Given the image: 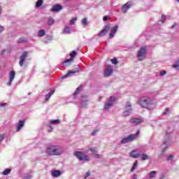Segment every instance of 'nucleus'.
Returning a JSON list of instances; mask_svg holds the SVG:
<instances>
[{
	"mask_svg": "<svg viewBox=\"0 0 179 179\" xmlns=\"http://www.w3.org/2000/svg\"><path fill=\"white\" fill-rule=\"evenodd\" d=\"M46 153L50 156H59L64 153V150L57 145H50L46 150Z\"/></svg>",
	"mask_w": 179,
	"mask_h": 179,
	"instance_id": "nucleus-1",
	"label": "nucleus"
},
{
	"mask_svg": "<svg viewBox=\"0 0 179 179\" xmlns=\"http://www.w3.org/2000/svg\"><path fill=\"white\" fill-rule=\"evenodd\" d=\"M139 134H141V131L139 130H138L136 134H130L127 137L124 138L121 141L122 143H123V144L129 143V142H132V141H135V139H136V138H138V136H139Z\"/></svg>",
	"mask_w": 179,
	"mask_h": 179,
	"instance_id": "nucleus-2",
	"label": "nucleus"
},
{
	"mask_svg": "<svg viewBox=\"0 0 179 179\" xmlns=\"http://www.w3.org/2000/svg\"><path fill=\"white\" fill-rule=\"evenodd\" d=\"M137 58L138 61H143L146 58V47H142L138 52Z\"/></svg>",
	"mask_w": 179,
	"mask_h": 179,
	"instance_id": "nucleus-3",
	"label": "nucleus"
},
{
	"mask_svg": "<svg viewBox=\"0 0 179 179\" xmlns=\"http://www.w3.org/2000/svg\"><path fill=\"white\" fill-rule=\"evenodd\" d=\"M74 155L76 156V157H77L80 160H83V162H89L90 160L89 157H87V155L80 151H76L74 152Z\"/></svg>",
	"mask_w": 179,
	"mask_h": 179,
	"instance_id": "nucleus-4",
	"label": "nucleus"
},
{
	"mask_svg": "<svg viewBox=\"0 0 179 179\" xmlns=\"http://www.w3.org/2000/svg\"><path fill=\"white\" fill-rule=\"evenodd\" d=\"M115 100H117L115 96H110L108 100V103L104 104V110H108L109 108H111V107H113V104L114 101H115Z\"/></svg>",
	"mask_w": 179,
	"mask_h": 179,
	"instance_id": "nucleus-5",
	"label": "nucleus"
},
{
	"mask_svg": "<svg viewBox=\"0 0 179 179\" xmlns=\"http://www.w3.org/2000/svg\"><path fill=\"white\" fill-rule=\"evenodd\" d=\"M139 104L143 108H148L150 104H152V100L150 99H142L139 101Z\"/></svg>",
	"mask_w": 179,
	"mask_h": 179,
	"instance_id": "nucleus-6",
	"label": "nucleus"
},
{
	"mask_svg": "<svg viewBox=\"0 0 179 179\" xmlns=\"http://www.w3.org/2000/svg\"><path fill=\"white\" fill-rule=\"evenodd\" d=\"M132 105L131 102H127L125 106V110L123 112V115L124 117H128L129 114H131V111H132Z\"/></svg>",
	"mask_w": 179,
	"mask_h": 179,
	"instance_id": "nucleus-7",
	"label": "nucleus"
},
{
	"mask_svg": "<svg viewBox=\"0 0 179 179\" xmlns=\"http://www.w3.org/2000/svg\"><path fill=\"white\" fill-rule=\"evenodd\" d=\"M142 155V151L138 150H134L129 153L130 157L133 159H138Z\"/></svg>",
	"mask_w": 179,
	"mask_h": 179,
	"instance_id": "nucleus-8",
	"label": "nucleus"
},
{
	"mask_svg": "<svg viewBox=\"0 0 179 179\" xmlns=\"http://www.w3.org/2000/svg\"><path fill=\"white\" fill-rule=\"evenodd\" d=\"M28 55H29L28 52H24L22 55L20 57L19 64L20 66H23V65H24V61L26 60V58H27Z\"/></svg>",
	"mask_w": 179,
	"mask_h": 179,
	"instance_id": "nucleus-9",
	"label": "nucleus"
},
{
	"mask_svg": "<svg viewBox=\"0 0 179 179\" xmlns=\"http://www.w3.org/2000/svg\"><path fill=\"white\" fill-rule=\"evenodd\" d=\"M132 3L131 1L127 2L122 7V12H123V13H127L128 9H130Z\"/></svg>",
	"mask_w": 179,
	"mask_h": 179,
	"instance_id": "nucleus-10",
	"label": "nucleus"
},
{
	"mask_svg": "<svg viewBox=\"0 0 179 179\" xmlns=\"http://www.w3.org/2000/svg\"><path fill=\"white\" fill-rule=\"evenodd\" d=\"M111 75H113V67L111 66H108L105 69L104 76L108 78V76H111Z\"/></svg>",
	"mask_w": 179,
	"mask_h": 179,
	"instance_id": "nucleus-11",
	"label": "nucleus"
},
{
	"mask_svg": "<svg viewBox=\"0 0 179 179\" xmlns=\"http://www.w3.org/2000/svg\"><path fill=\"white\" fill-rule=\"evenodd\" d=\"M16 75V73L13 71H10L9 73V80L7 83V86H10L12 85V82L15 79V76Z\"/></svg>",
	"mask_w": 179,
	"mask_h": 179,
	"instance_id": "nucleus-12",
	"label": "nucleus"
},
{
	"mask_svg": "<svg viewBox=\"0 0 179 179\" xmlns=\"http://www.w3.org/2000/svg\"><path fill=\"white\" fill-rule=\"evenodd\" d=\"M110 28L109 26H105L103 29L99 34V37H103V36H106V34L108 33V30H110Z\"/></svg>",
	"mask_w": 179,
	"mask_h": 179,
	"instance_id": "nucleus-13",
	"label": "nucleus"
},
{
	"mask_svg": "<svg viewBox=\"0 0 179 179\" xmlns=\"http://www.w3.org/2000/svg\"><path fill=\"white\" fill-rule=\"evenodd\" d=\"M76 55H78V52H76V51H72L70 53V59H67L66 61L64 62V64H66L68 62H72V61H73V58H75V57H76Z\"/></svg>",
	"mask_w": 179,
	"mask_h": 179,
	"instance_id": "nucleus-14",
	"label": "nucleus"
},
{
	"mask_svg": "<svg viewBox=\"0 0 179 179\" xmlns=\"http://www.w3.org/2000/svg\"><path fill=\"white\" fill-rule=\"evenodd\" d=\"M130 124L133 125H139V124H142V120L139 118H131L129 120Z\"/></svg>",
	"mask_w": 179,
	"mask_h": 179,
	"instance_id": "nucleus-15",
	"label": "nucleus"
},
{
	"mask_svg": "<svg viewBox=\"0 0 179 179\" xmlns=\"http://www.w3.org/2000/svg\"><path fill=\"white\" fill-rule=\"evenodd\" d=\"M77 72H79V66L76 67V71H69L66 75L64 76L62 78V79L68 78V76H70V75H75L76 73H77Z\"/></svg>",
	"mask_w": 179,
	"mask_h": 179,
	"instance_id": "nucleus-16",
	"label": "nucleus"
},
{
	"mask_svg": "<svg viewBox=\"0 0 179 179\" xmlns=\"http://www.w3.org/2000/svg\"><path fill=\"white\" fill-rule=\"evenodd\" d=\"M118 30V26H115L111 29V33L109 34V38H113Z\"/></svg>",
	"mask_w": 179,
	"mask_h": 179,
	"instance_id": "nucleus-17",
	"label": "nucleus"
},
{
	"mask_svg": "<svg viewBox=\"0 0 179 179\" xmlns=\"http://www.w3.org/2000/svg\"><path fill=\"white\" fill-rule=\"evenodd\" d=\"M62 10V6L59 4H56L52 6L51 8L52 12H59V10Z\"/></svg>",
	"mask_w": 179,
	"mask_h": 179,
	"instance_id": "nucleus-18",
	"label": "nucleus"
},
{
	"mask_svg": "<svg viewBox=\"0 0 179 179\" xmlns=\"http://www.w3.org/2000/svg\"><path fill=\"white\" fill-rule=\"evenodd\" d=\"M24 120H19L17 123V127L16 128L17 132H19V131H20V129H22V128L24 127Z\"/></svg>",
	"mask_w": 179,
	"mask_h": 179,
	"instance_id": "nucleus-19",
	"label": "nucleus"
},
{
	"mask_svg": "<svg viewBox=\"0 0 179 179\" xmlns=\"http://www.w3.org/2000/svg\"><path fill=\"white\" fill-rule=\"evenodd\" d=\"M52 176L55 177V178H58V177L61 176V171L55 170L52 172Z\"/></svg>",
	"mask_w": 179,
	"mask_h": 179,
	"instance_id": "nucleus-20",
	"label": "nucleus"
},
{
	"mask_svg": "<svg viewBox=\"0 0 179 179\" xmlns=\"http://www.w3.org/2000/svg\"><path fill=\"white\" fill-rule=\"evenodd\" d=\"M83 87L82 85H80L76 91L73 93V96H74V99H76V97H78V95L79 94V93H80V91L82 90V88Z\"/></svg>",
	"mask_w": 179,
	"mask_h": 179,
	"instance_id": "nucleus-21",
	"label": "nucleus"
},
{
	"mask_svg": "<svg viewBox=\"0 0 179 179\" xmlns=\"http://www.w3.org/2000/svg\"><path fill=\"white\" fill-rule=\"evenodd\" d=\"M50 124H52L53 125H57L58 124H61V120H59V119L57 120H50Z\"/></svg>",
	"mask_w": 179,
	"mask_h": 179,
	"instance_id": "nucleus-22",
	"label": "nucleus"
},
{
	"mask_svg": "<svg viewBox=\"0 0 179 179\" xmlns=\"http://www.w3.org/2000/svg\"><path fill=\"white\" fill-rule=\"evenodd\" d=\"M55 91H50L45 96V101H48L50 100V98L54 94Z\"/></svg>",
	"mask_w": 179,
	"mask_h": 179,
	"instance_id": "nucleus-23",
	"label": "nucleus"
},
{
	"mask_svg": "<svg viewBox=\"0 0 179 179\" xmlns=\"http://www.w3.org/2000/svg\"><path fill=\"white\" fill-rule=\"evenodd\" d=\"M55 20L52 17H50L48 20V24L49 26H52L53 23H55Z\"/></svg>",
	"mask_w": 179,
	"mask_h": 179,
	"instance_id": "nucleus-24",
	"label": "nucleus"
},
{
	"mask_svg": "<svg viewBox=\"0 0 179 179\" xmlns=\"http://www.w3.org/2000/svg\"><path fill=\"white\" fill-rule=\"evenodd\" d=\"M38 37H44L45 36V31L44 29H41L38 33Z\"/></svg>",
	"mask_w": 179,
	"mask_h": 179,
	"instance_id": "nucleus-25",
	"label": "nucleus"
},
{
	"mask_svg": "<svg viewBox=\"0 0 179 179\" xmlns=\"http://www.w3.org/2000/svg\"><path fill=\"white\" fill-rule=\"evenodd\" d=\"M43 0H38L36 3V8H40L43 5Z\"/></svg>",
	"mask_w": 179,
	"mask_h": 179,
	"instance_id": "nucleus-26",
	"label": "nucleus"
},
{
	"mask_svg": "<svg viewBox=\"0 0 179 179\" xmlns=\"http://www.w3.org/2000/svg\"><path fill=\"white\" fill-rule=\"evenodd\" d=\"M64 33L66 34H71V28L66 27L64 29Z\"/></svg>",
	"mask_w": 179,
	"mask_h": 179,
	"instance_id": "nucleus-27",
	"label": "nucleus"
},
{
	"mask_svg": "<svg viewBox=\"0 0 179 179\" xmlns=\"http://www.w3.org/2000/svg\"><path fill=\"white\" fill-rule=\"evenodd\" d=\"M136 167H138V161H136L134 164L133 166L131 167V171H134L135 169H136Z\"/></svg>",
	"mask_w": 179,
	"mask_h": 179,
	"instance_id": "nucleus-28",
	"label": "nucleus"
},
{
	"mask_svg": "<svg viewBox=\"0 0 179 179\" xmlns=\"http://www.w3.org/2000/svg\"><path fill=\"white\" fill-rule=\"evenodd\" d=\"M11 169H6L3 172V176H8V174H10Z\"/></svg>",
	"mask_w": 179,
	"mask_h": 179,
	"instance_id": "nucleus-29",
	"label": "nucleus"
},
{
	"mask_svg": "<svg viewBox=\"0 0 179 179\" xmlns=\"http://www.w3.org/2000/svg\"><path fill=\"white\" fill-rule=\"evenodd\" d=\"M157 173L156 171H151L150 173V178H154Z\"/></svg>",
	"mask_w": 179,
	"mask_h": 179,
	"instance_id": "nucleus-30",
	"label": "nucleus"
},
{
	"mask_svg": "<svg viewBox=\"0 0 179 179\" xmlns=\"http://www.w3.org/2000/svg\"><path fill=\"white\" fill-rule=\"evenodd\" d=\"M141 159L142 160H148V159H149V157L146 154H143Z\"/></svg>",
	"mask_w": 179,
	"mask_h": 179,
	"instance_id": "nucleus-31",
	"label": "nucleus"
},
{
	"mask_svg": "<svg viewBox=\"0 0 179 179\" xmlns=\"http://www.w3.org/2000/svg\"><path fill=\"white\" fill-rule=\"evenodd\" d=\"M78 20V18L76 17H73L72 18L71 20H70V24L72 25V24H75V21Z\"/></svg>",
	"mask_w": 179,
	"mask_h": 179,
	"instance_id": "nucleus-32",
	"label": "nucleus"
},
{
	"mask_svg": "<svg viewBox=\"0 0 179 179\" xmlns=\"http://www.w3.org/2000/svg\"><path fill=\"white\" fill-rule=\"evenodd\" d=\"M112 64H114L115 65H117L118 64V61H117V58H113L111 59Z\"/></svg>",
	"mask_w": 179,
	"mask_h": 179,
	"instance_id": "nucleus-33",
	"label": "nucleus"
},
{
	"mask_svg": "<svg viewBox=\"0 0 179 179\" xmlns=\"http://www.w3.org/2000/svg\"><path fill=\"white\" fill-rule=\"evenodd\" d=\"M161 22L162 23H164V22H166V15H162L161 17Z\"/></svg>",
	"mask_w": 179,
	"mask_h": 179,
	"instance_id": "nucleus-34",
	"label": "nucleus"
},
{
	"mask_svg": "<svg viewBox=\"0 0 179 179\" xmlns=\"http://www.w3.org/2000/svg\"><path fill=\"white\" fill-rule=\"evenodd\" d=\"M26 41V38H21L18 39V43H24Z\"/></svg>",
	"mask_w": 179,
	"mask_h": 179,
	"instance_id": "nucleus-35",
	"label": "nucleus"
},
{
	"mask_svg": "<svg viewBox=\"0 0 179 179\" xmlns=\"http://www.w3.org/2000/svg\"><path fill=\"white\" fill-rule=\"evenodd\" d=\"M169 113H170V108H166L165 112L164 113V115H167V114H169Z\"/></svg>",
	"mask_w": 179,
	"mask_h": 179,
	"instance_id": "nucleus-36",
	"label": "nucleus"
},
{
	"mask_svg": "<svg viewBox=\"0 0 179 179\" xmlns=\"http://www.w3.org/2000/svg\"><path fill=\"white\" fill-rule=\"evenodd\" d=\"M82 23H83V24H87V19L83 18V19L82 20Z\"/></svg>",
	"mask_w": 179,
	"mask_h": 179,
	"instance_id": "nucleus-37",
	"label": "nucleus"
},
{
	"mask_svg": "<svg viewBox=\"0 0 179 179\" xmlns=\"http://www.w3.org/2000/svg\"><path fill=\"white\" fill-rule=\"evenodd\" d=\"M90 152H93L94 153H97L96 148H90Z\"/></svg>",
	"mask_w": 179,
	"mask_h": 179,
	"instance_id": "nucleus-38",
	"label": "nucleus"
},
{
	"mask_svg": "<svg viewBox=\"0 0 179 179\" xmlns=\"http://www.w3.org/2000/svg\"><path fill=\"white\" fill-rule=\"evenodd\" d=\"M166 73H167V72L166 71H162L160 72V76H164V75H166Z\"/></svg>",
	"mask_w": 179,
	"mask_h": 179,
	"instance_id": "nucleus-39",
	"label": "nucleus"
},
{
	"mask_svg": "<svg viewBox=\"0 0 179 179\" xmlns=\"http://www.w3.org/2000/svg\"><path fill=\"white\" fill-rule=\"evenodd\" d=\"M99 132V130H94L93 132L92 133V136H94V135H96V134H97Z\"/></svg>",
	"mask_w": 179,
	"mask_h": 179,
	"instance_id": "nucleus-40",
	"label": "nucleus"
},
{
	"mask_svg": "<svg viewBox=\"0 0 179 179\" xmlns=\"http://www.w3.org/2000/svg\"><path fill=\"white\" fill-rule=\"evenodd\" d=\"M103 22H107V20H108V16L106 15L103 17Z\"/></svg>",
	"mask_w": 179,
	"mask_h": 179,
	"instance_id": "nucleus-41",
	"label": "nucleus"
},
{
	"mask_svg": "<svg viewBox=\"0 0 179 179\" xmlns=\"http://www.w3.org/2000/svg\"><path fill=\"white\" fill-rule=\"evenodd\" d=\"M52 127H51V126H48V131H49V132H51V131H52Z\"/></svg>",
	"mask_w": 179,
	"mask_h": 179,
	"instance_id": "nucleus-42",
	"label": "nucleus"
},
{
	"mask_svg": "<svg viewBox=\"0 0 179 179\" xmlns=\"http://www.w3.org/2000/svg\"><path fill=\"white\" fill-rule=\"evenodd\" d=\"M173 157H173V155H169V156L168 157V158H167V160L171 161V160H173Z\"/></svg>",
	"mask_w": 179,
	"mask_h": 179,
	"instance_id": "nucleus-43",
	"label": "nucleus"
},
{
	"mask_svg": "<svg viewBox=\"0 0 179 179\" xmlns=\"http://www.w3.org/2000/svg\"><path fill=\"white\" fill-rule=\"evenodd\" d=\"M90 171L87 172L85 178H87V177H90Z\"/></svg>",
	"mask_w": 179,
	"mask_h": 179,
	"instance_id": "nucleus-44",
	"label": "nucleus"
},
{
	"mask_svg": "<svg viewBox=\"0 0 179 179\" xmlns=\"http://www.w3.org/2000/svg\"><path fill=\"white\" fill-rule=\"evenodd\" d=\"M5 106H8V103H3L1 104V107H5Z\"/></svg>",
	"mask_w": 179,
	"mask_h": 179,
	"instance_id": "nucleus-45",
	"label": "nucleus"
},
{
	"mask_svg": "<svg viewBox=\"0 0 179 179\" xmlns=\"http://www.w3.org/2000/svg\"><path fill=\"white\" fill-rule=\"evenodd\" d=\"M177 26V23H175L172 25L171 29H175Z\"/></svg>",
	"mask_w": 179,
	"mask_h": 179,
	"instance_id": "nucleus-46",
	"label": "nucleus"
},
{
	"mask_svg": "<svg viewBox=\"0 0 179 179\" xmlns=\"http://www.w3.org/2000/svg\"><path fill=\"white\" fill-rule=\"evenodd\" d=\"M94 157H95L96 159H99V158L100 157V155H98V154H96V155H94Z\"/></svg>",
	"mask_w": 179,
	"mask_h": 179,
	"instance_id": "nucleus-47",
	"label": "nucleus"
},
{
	"mask_svg": "<svg viewBox=\"0 0 179 179\" xmlns=\"http://www.w3.org/2000/svg\"><path fill=\"white\" fill-rule=\"evenodd\" d=\"M164 177H166L164 175H161L160 177H159V178H160V179H163V178H164Z\"/></svg>",
	"mask_w": 179,
	"mask_h": 179,
	"instance_id": "nucleus-48",
	"label": "nucleus"
},
{
	"mask_svg": "<svg viewBox=\"0 0 179 179\" xmlns=\"http://www.w3.org/2000/svg\"><path fill=\"white\" fill-rule=\"evenodd\" d=\"M4 53H5V51L3 50V51L1 52V55H3Z\"/></svg>",
	"mask_w": 179,
	"mask_h": 179,
	"instance_id": "nucleus-49",
	"label": "nucleus"
},
{
	"mask_svg": "<svg viewBox=\"0 0 179 179\" xmlns=\"http://www.w3.org/2000/svg\"><path fill=\"white\" fill-rule=\"evenodd\" d=\"M1 139H2V138H3V135H1Z\"/></svg>",
	"mask_w": 179,
	"mask_h": 179,
	"instance_id": "nucleus-50",
	"label": "nucleus"
},
{
	"mask_svg": "<svg viewBox=\"0 0 179 179\" xmlns=\"http://www.w3.org/2000/svg\"><path fill=\"white\" fill-rule=\"evenodd\" d=\"M1 30H2V29H3V27H1Z\"/></svg>",
	"mask_w": 179,
	"mask_h": 179,
	"instance_id": "nucleus-51",
	"label": "nucleus"
},
{
	"mask_svg": "<svg viewBox=\"0 0 179 179\" xmlns=\"http://www.w3.org/2000/svg\"><path fill=\"white\" fill-rule=\"evenodd\" d=\"M47 37H48V38H50V36H48Z\"/></svg>",
	"mask_w": 179,
	"mask_h": 179,
	"instance_id": "nucleus-52",
	"label": "nucleus"
},
{
	"mask_svg": "<svg viewBox=\"0 0 179 179\" xmlns=\"http://www.w3.org/2000/svg\"><path fill=\"white\" fill-rule=\"evenodd\" d=\"M177 1V2H178L179 3V0H176Z\"/></svg>",
	"mask_w": 179,
	"mask_h": 179,
	"instance_id": "nucleus-53",
	"label": "nucleus"
},
{
	"mask_svg": "<svg viewBox=\"0 0 179 179\" xmlns=\"http://www.w3.org/2000/svg\"><path fill=\"white\" fill-rule=\"evenodd\" d=\"M164 145H166V142L164 143Z\"/></svg>",
	"mask_w": 179,
	"mask_h": 179,
	"instance_id": "nucleus-54",
	"label": "nucleus"
},
{
	"mask_svg": "<svg viewBox=\"0 0 179 179\" xmlns=\"http://www.w3.org/2000/svg\"><path fill=\"white\" fill-rule=\"evenodd\" d=\"M66 1H71V0H66Z\"/></svg>",
	"mask_w": 179,
	"mask_h": 179,
	"instance_id": "nucleus-55",
	"label": "nucleus"
}]
</instances>
